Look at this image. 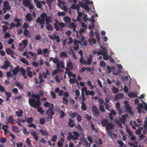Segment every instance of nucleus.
I'll use <instances>...</instances> for the list:
<instances>
[{"label":"nucleus","instance_id":"nucleus-1","mask_svg":"<svg viewBox=\"0 0 147 147\" xmlns=\"http://www.w3.org/2000/svg\"><path fill=\"white\" fill-rule=\"evenodd\" d=\"M29 103L32 107L36 108L41 105L40 100H36L34 98H30L28 100Z\"/></svg>","mask_w":147,"mask_h":147},{"label":"nucleus","instance_id":"nucleus-2","mask_svg":"<svg viewBox=\"0 0 147 147\" xmlns=\"http://www.w3.org/2000/svg\"><path fill=\"white\" fill-rule=\"evenodd\" d=\"M79 4L81 7L82 8H84L86 10L88 11L90 10V8H89L88 4H93V2L91 1L87 0L84 4L81 1H79Z\"/></svg>","mask_w":147,"mask_h":147},{"label":"nucleus","instance_id":"nucleus-3","mask_svg":"<svg viewBox=\"0 0 147 147\" xmlns=\"http://www.w3.org/2000/svg\"><path fill=\"white\" fill-rule=\"evenodd\" d=\"M47 115H48L47 118V119L48 121H52V119L53 118V115L55 114L53 110L48 109L46 111Z\"/></svg>","mask_w":147,"mask_h":147},{"label":"nucleus","instance_id":"nucleus-4","mask_svg":"<svg viewBox=\"0 0 147 147\" xmlns=\"http://www.w3.org/2000/svg\"><path fill=\"white\" fill-rule=\"evenodd\" d=\"M48 36L49 38L51 39L53 41H54L55 39L58 43L60 42V38L58 34H53V36L49 35Z\"/></svg>","mask_w":147,"mask_h":147},{"label":"nucleus","instance_id":"nucleus-5","mask_svg":"<svg viewBox=\"0 0 147 147\" xmlns=\"http://www.w3.org/2000/svg\"><path fill=\"white\" fill-rule=\"evenodd\" d=\"M124 103L125 105V107L127 112L131 114V115H133L134 114V113L133 111L131 110V108L129 106V105L128 104V102H126V101H125L124 102Z\"/></svg>","mask_w":147,"mask_h":147},{"label":"nucleus","instance_id":"nucleus-6","mask_svg":"<svg viewBox=\"0 0 147 147\" xmlns=\"http://www.w3.org/2000/svg\"><path fill=\"white\" fill-rule=\"evenodd\" d=\"M92 111L95 116H99L100 114L99 110L96 106L94 105L92 107Z\"/></svg>","mask_w":147,"mask_h":147},{"label":"nucleus","instance_id":"nucleus-7","mask_svg":"<svg viewBox=\"0 0 147 147\" xmlns=\"http://www.w3.org/2000/svg\"><path fill=\"white\" fill-rule=\"evenodd\" d=\"M30 131L31 132V135L34 136V139L36 141H37L38 140V138L36 132L32 129H30Z\"/></svg>","mask_w":147,"mask_h":147},{"label":"nucleus","instance_id":"nucleus-8","mask_svg":"<svg viewBox=\"0 0 147 147\" xmlns=\"http://www.w3.org/2000/svg\"><path fill=\"white\" fill-rule=\"evenodd\" d=\"M20 71V67L19 66H17L16 67L12 70L13 72V75H17L18 73Z\"/></svg>","mask_w":147,"mask_h":147},{"label":"nucleus","instance_id":"nucleus-9","mask_svg":"<svg viewBox=\"0 0 147 147\" xmlns=\"http://www.w3.org/2000/svg\"><path fill=\"white\" fill-rule=\"evenodd\" d=\"M31 68L30 67H27L26 68V70L27 72V75L29 78H32L33 75L32 72L31 71Z\"/></svg>","mask_w":147,"mask_h":147},{"label":"nucleus","instance_id":"nucleus-10","mask_svg":"<svg viewBox=\"0 0 147 147\" xmlns=\"http://www.w3.org/2000/svg\"><path fill=\"white\" fill-rule=\"evenodd\" d=\"M4 64L3 65L1 66V68L2 69H6L9 67V63L8 60L5 61H4Z\"/></svg>","mask_w":147,"mask_h":147},{"label":"nucleus","instance_id":"nucleus-11","mask_svg":"<svg viewBox=\"0 0 147 147\" xmlns=\"http://www.w3.org/2000/svg\"><path fill=\"white\" fill-rule=\"evenodd\" d=\"M92 55L90 54L89 56V57L87 58V61H86V64H88V65H90L91 64V63L92 61Z\"/></svg>","mask_w":147,"mask_h":147},{"label":"nucleus","instance_id":"nucleus-12","mask_svg":"<svg viewBox=\"0 0 147 147\" xmlns=\"http://www.w3.org/2000/svg\"><path fill=\"white\" fill-rule=\"evenodd\" d=\"M138 94L137 93H135L133 92H131L128 93V95L130 98H133L138 97Z\"/></svg>","mask_w":147,"mask_h":147},{"label":"nucleus","instance_id":"nucleus-13","mask_svg":"<svg viewBox=\"0 0 147 147\" xmlns=\"http://www.w3.org/2000/svg\"><path fill=\"white\" fill-rule=\"evenodd\" d=\"M45 20H42L40 19V17H38L36 20V22L39 23L40 24H45Z\"/></svg>","mask_w":147,"mask_h":147},{"label":"nucleus","instance_id":"nucleus-14","mask_svg":"<svg viewBox=\"0 0 147 147\" xmlns=\"http://www.w3.org/2000/svg\"><path fill=\"white\" fill-rule=\"evenodd\" d=\"M5 51L6 53L8 55H12L14 54V52L10 48H7L5 49Z\"/></svg>","mask_w":147,"mask_h":147},{"label":"nucleus","instance_id":"nucleus-15","mask_svg":"<svg viewBox=\"0 0 147 147\" xmlns=\"http://www.w3.org/2000/svg\"><path fill=\"white\" fill-rule=\"evenodd\" d=\"M21 21V20L19 19L17 17H16L14 19V21L17 22L16 23V27H20L21 26V23L20 22Z\"/></svg>","mask_w":147,"mask_h":147},{"label":"nucleus","instance_id":"nucleus-16","mask_svg":"<svg viewBox=\"0 0 147 147\" xmlns=\"http://www.w3.org/2000/svg\"><path fill=\"white\" fill-rule=\"evenodd\" d=\"M52 18L50 16L47 17L45 19V21L46 22V24H48L50 22H52Z\"/></svg>","mask_w":147,"mask_h":147},{"label":"nucleus","instance_id":"nucleus-17","mask_svg":"<svg viewBox=\"0 0 147 147\" xmlns=\"http://www.w3.org/2000/svg\"><path fill=\"white\" fill-rule=\"evenodd\" d=\"M39 132L43 135L44 136H49V133L46 130H44L42 129H39Z\"/></svg>","mask_w":147,"mask_h":147},{"label":"nucleus","instance_id":"nucleus-18","mask_svg":"<svg viewBox=\"0 0 147 147\" xmlns=\"http://www.w3.org/2000/svg\"><path fill=\"white\" fill-rule=\"evenodd\" d=\"M73 134L74 135V139L75 140H78V138L80 136V134L79 133L76 131H73Z\"/></svg>","mask_w":147,"mask_h":147},{"label":"nucleus","instance_id":"nucleus-19","mask_svg":"<svg viewBox=\"0 0 147 147\" xmlns=\"http://www.w3.org/2000/svg\"><path fill=\"white\" fill-rule=\"evenodd\" d=\"M74 121L71 119H69V122L68 123V125L71 127H72L75 125V123H74Z\"/></svg>","mask_w":147,"mask_h":147},{"label":"nucleus","instance_id":"nucleus-20","mask_svg":"<svg viewBox=\"0 0 147 147\" xmlns=\"http://www.w3.org/2000/svg\"><path fill=\"white\" fill-rule=\"evenodd\" d=\"M25 17L27 21L30 22H31L32 20V17L31 14L30 13H28L25 16Z\"/></svg>","mask_w":147,"mask_h":147},{"label":"nucleus","instance_id":"nucleus-21","mask_svg":"<svg viewBox=\"0 0 147 147\" xmlns=\"http://www.w3.org/2000/svg\"><path fill=\"white\" fill-rule=\"evenodd\" d=\"M106 128V130L112 129L113 128V125L111 123H109L107 124Z\"/></svg>","mask_w":147,"mask_h":147},{"label":"nucleus","instance_id":"nucleus-22","mask_svg":"<svg viewBox=\"0 0 147 147\" xmlns=\"http://www.w3.org/2000/svg\"><path fill=\"white\" fill-rule=\"evenodd\" d=\"M64 22L68 24H69L71 21V18L68 16H65L64 18Z\"/></svg>","mask_w":147,"mask_h":147},{"label":"nucleus","instance_id":"nucleus-23","mask_svg":"<svg viewBox=\"0 0 147 147\" xmlns=\"http://www.w3.org/2000/svg\"><path fill=\"white\" fill-rule=\"evenodd\" d=\"M94 92L92 90L89 91L88 90V91H86L85 92V94L86 96L90 95L92 96H93L94 95Z\"/></svg>","mask_w":147,"mask_h":147},{"label":"nucleus","instance_id":"nucleus-24","mask_svg":"<svg viewBox=\"0 0 147 147\" xmlns=\"http://www.w3.org/2000/svg\"><path fill=\"white\" fill-rule=\"evenodd\" d=\"M7 122L11 124L13 122L14 119L12 115H10L7 119Z\"/></svg>","mask_w":147,"mask_h":147},{"label":"nucleus","instance_id":"nucleus-25","mask_svg":"<svg viewBox=\"0 0 147 147\" xmlns=\"http://www.w3.org/2000/svg\"><path fill=\"white\" fill-rule=\"evenodd\" d=\"M15 84L20 90L23 89V86L22 84H21L20 83L18 82V81L15 82Z\"/></svg>","mask_w":147,"mask_h":147},{"label":"nucleus","instance_id":"nucleus-26","mask_svg":"<svg viewBox=\"0 0 147 147\" xmlns=\"http://www.w3.org/2000/svg\"><path fill=\"white\" fill-rule=\"evenodd\" d=\"M42 52V53L44 54V56L45 57H48V55H46L47 54H49V50L47 48L44 49H43Z\"/></svg>","mask_w":147,"mask_h":147},{"label":"nucleus","instance_id":"nucleus-27","mask_svg":"<svg viewBox=\"0 0 147 147\" xmlns=\"http://www.w3.org/2000/svg\"><path fill=\"white\" fill-rule=\"evenodd\" d=\"M23 114V111L22 110L20 109L18 111H17L16 113V115L18 117L22 116Z\"/></svg>","mask_w":147,"mask_h":147},{"label":"nucleus","instance_id":"nucleus-28","mask_svg":"<svg viewBox=\"0 0 147 147\" xmlns=\"http://www.w3.org/2000/svg\"><path fill=\"white\" fill-rule=\"evenodd\" d=\"M124 95L122 94H117L115 97V99L116 100H119L122 98Z\"/></svg>","mask_w":147,"mask_h":147},{"label":"nucleus","instance_id":"nucleus-29","mask_svg":"<svg viewBox=\"0 0 147 147\" xmlns=\"http://www.w3.org/2000/svg\"><path fill=\"white\" fill-rule=\"evenodd\" d=\"M37 108V111L38 112L40 113L42 115L44 114L45 111L43 110L42 108L41 107L39 106Z\"/></svg>","mask_w":147,"mask_h":147},{"label":"nucleus","instance_id":"nucleus-30","mask_svg":"<svg viewBox=\"0 0 147 147\" xmlns=\"http://www.w3.org/2000/svg\"><path fill=\"white\" fill-rule=\"evenodd\" d=\"M23 4L25 7H28L30 5V1L28 0H24Z\"/></svg>","mask_w":147,"mask_h":147},{"label":"nucleus","instance_id":"nucleus-31","mask_svg":"<svg viewBox=\"0 0 147 147\" xmlns=\"http://www.w3.org/2000/svg\"><path fill=\"white\" fill-rule=\"evenodd\" d=\"M108 121L106 119H104L101 122V123L102 126L105 127L106 125L108 124Z\"/></svg>","mask_w":147,"mask_h":147},{"label":"nucleus","instance_id":"nucleus-32","mask_svg":"<svg viewBox=\"0 0 147 147\" xmlns=\"http://www.w3.org/2000/svg\"><path fill=\"white\" fill-rule=\"evenodd\" d=\"M31 96L33 98L36 99L37 100H40V96L38 94H36L33 93L32 94Z\"/></svg>","mask_w":147,"mask_h":147},{"label":"nucleus","instance_id":"nucleus-33","mask_svg":"<svg viewBox=\"0 0 147 147\" xmlns=\"http://www.w3.org/2000/svg\"><path fill=\"white\" fill-rule=\"evenodd\" d=\"M77 27V26L73 22H71L69 25V27L70 28H73L74 30H75V29Z\"/></svg>","mask_w":147,"mask_h":147},{"label":"nucleus","instance_id":"nucleus-34","mask_svg":"<svg viewBox=\"0 0 147 147\" xmlns=\"http://www.w3.org/2000/svg\"><path fill=\"white\" fill-rule=\"evenodd\" d=\"M60 57L63 58V57H67V53L66 52H61L60 55Z\"/></svg>","mask_w":147,"mask_h":147},{"label":"nucleus","instance_id":"nucleus-35","mask_svg":"<svg viewBox=\"0 0 147 147\" xmlns=\"http://www.w3.org/2000/svg\"><path fill=\"white\" fill-rule=\"evenodd\" d=\"M88 42L89 43L92 42L94 44H96V40L94 38H89L88 39Z\"/></svg>","mask_w":147,"mask_h":147},{"label":"nucleus","instance_id":"nucleus-36","mask_svg":"<svg viewBox=\"0 0 147 147\" xmlns=\"http://www.w3.org/2000/svg\"><path fill=\"white\" fill-rule=\"evenodd\" d=\"M79 61L81 63L84 65L86 64V60H85L83 56L80 57Z\"/></svg>","mask_w":147,"mask_h":147},{"label":"nucleus","instance_id":"nucleus-37","mask_svg":"<svg viewBox=\"0 0 147 147\" xmlns=\"http://www.w3.org/2000/svg\"><path fill=\"white\" fill-rule=\"evenodd\" d=\"M112 90L114 93H117L119 91V89L118 88L115 87H113L112 88Z\"/></svg>","mask_w":147,"mask_h":147},{"label":"nucleus","instance_id":"nucleus-38","mask_svg":"<svg viewBox=\"0 0 147 147\" xmlns=\"http://www.w3.org/2000/svg\"><path fill=\"white\" fill-rule=\"evenodd\" d=\"M56 22L58 23V24L61 28H63L65 27V24L64 23L62 22H59L57 20V21Z\"/></svg>","mask_w":147,"mask_h":147},{"label":"nucleus","instance_id":"nucleus-39","mask_svg":"<svg viewBox=\"0 0 147 147\" xmlns=\"http://www.w3.org/2000/svg\"><path fill=\"white\" fill-rule=\"evenodd\" d=\"M20 60L23 63H25L27 65H30L28 61L24 58H22Z\"/></svg>","mask_w":147,"mask_h":147},{"label":"nucleus","instance_id":"nucleus-40","mask_svg":"<svg viewBox=\"0 0 147 147\" xmlns=\"http://www.w3.org/2000/svg\"><path fill=\"white\" fill-rule=\"evenodd\" d=\"M46 29L48 30L52 31L53 30L52 26L50 24H47L46 26Z\"/></svg>","mask_w":147,"mask_h":147},{"label":"nucleus","instance_id":"nucleus-41","mask_svg":"<svg viewBox=\"0 0 147 147\" xmlns=\"http://www.w3.org/2000/svg\"><path fill=\"white\" fill-rule=\"evenodd\" d=\"M82 105L81 106V109L84 111H86V104L83 102L81 103Z\"/></svg>","mask_w":147,"mask_h":147},{"label":"nucleus","instance_id":"nucleus-42","mask_svg":"<svg viewBox=\"0 0 147 147\" xmlns=\"http://www.w3.org/2000/svg\"><path fill=\"white\" fill-rule=\"evenodd\" d=\"M47 16V15L45 13H42L40 15V18L41 19L45 20V18Z\"/></svg>","mask_w":147,"mask_h":147},{"label":"nucleus","instance_id":"nucleus-43","mask_svg":"<svg viewBox=\"0 0 147 147\" xmlns=\"http://www.w3.org/2000/svg\"><path fill=\"white\" fill-rule=\"evenodd\" d=\"M67 67L69 69H72L73 68V65L72 62H68L67 65Z\"/></svg>","mask_w":147,"mask_h":147},{"label":"nucleus","instance_id":"nucleus-44","mask_svg":"<svg viewBox=\"0 0 147 147\" xmlns=\"http://www.w3.org/2000/svg\"><path fill=\"white\" fill-rule=\"evenodd\" d=\"M54 25L56 30L57 31H59L60 29L58 23H54Z\"/></svg>","mask_w":147,"mask_h":147},{"label":"nucleus","instance_id":"nucleus-45","mask_svg":"<svg viewBox=\"0 0 147 147\" xmlns=\"http://www.w3.org/2000/svg\"><path fill=\"white\" fill-rule=\"evenodd\" d=\"M12 128L14 132H19V129L16 126H13L12 127Z\"/></svg>","mask_w":147,"mask_h":147},{"label":"nucleus","instance_id":"nucleus-46","mask_svg":"<svg viewBox=\"0 0 147 147\" xmlns=\"http://www.w3.org/2000/svg\"><path fill=\"white\" fill-rule=\"evenodd\" d=\"M63 103L65 104L66 105H68V100L66 97H63Z\"/></svg>","mask_w":147,"mask_h":147},{"label":"nucleus","instance_id":"nucleus-47","mask_svg":"<svg viewBox=\"0 0 147 147\" xmlns=\"http://www.w3.org/2000/svg\"><path fill=\"white\" fill-rule=\"evenodd\" d=\"M20 71L22 73V75L23 76H25L26 74V70L24 69L22 67H21L20 68Z\"/></svg>","mask_w":147,"mask_h":147},{"label":"nucleus","instance_id":"nucleus-48","mask_svg":"<svg viewBox=\"0 0 147 147\" xmlns=\"http://www.w3.org/2000/svg\"><path fill=\"white\" fill-rule=\"evenodd\" d=\"M3 5L5 8H7L9 6H10L9 5V2L7 1H5L3 2Z\"/></svg>","mask_w":147,"mask_h":147},{"label":"nucleus","instance_id":"nucleus-49","mask_svg":"<svg viewBox=\"0 0 147 147\" xmlns=\"http://www.w3.org/2000/svg\"><path fill=\"white\" fill-rule=\"evenodd\" d=\"M6 76L7 78H9L10 77H13V75H12L11 72L10 71H9L6 73Z\"/></svg>","mask_w":147,"mask_h":147},{"label":"nucleus","instance_id":"nucleus-50","mask_svg":"<svg viewBox=\"0 0 147 147\" xmlns=\"http://www.w3.org/2000/svg\"><path fill=\"white\" fill-rule=\"evenodd\" d=\"M60 115L59 117L61 119H62L65 116V113L62 110H61L60 111Z\"/></svg>","mask_w":147,"mask_h":147},{"label":"nucleus","instance_id":"nucleus-51","mask_svg":"<svg viewBox=\"0 0 147 147\" xmlns=\"http://www.w3.org/2000/svg\"><path fill=\"white\" fill-rule=\"evenodd\" d=\"M11 9L10 6H9L7 8L3 7L2 8L3 12L4 13H5L8 10H10Z\"/></svg>","mask_w":147,"mask_h":147},{"label":"nucleus","instance_id":"nucleus-52","mask_svg":"<svg viewBox=\"0 0 147 147\" xmlns=\"http://www.w3.org/2000/svg\"><path fill=\"white\" fill-rule=\"evenodd\" d=\"M34 3L36 4V7L38 8H40L41 7L42 5L41 3L39 1H38Z\"/></svg>","mask_w":147,"mask_h":147},{"label":"nucleus","instance_id":"nucleus-53","mask_svg":"<svg viewBox=\"0 0 147 147\" xmlns=\"http://www.w3.org/2000/svg\"><path fill=\"white\" fill-rule=\"evenodd\" d=\"M99 108L100 110L101 111L104 113L105 112V109L103 105H100L99 106Z\"/></svg>","mask_w":147,"mask_h":147},{"label":"nucleus","instance_id":"nucleus-54","mask_svg":"<svg viewBox=\"0 0 147 147\" xmlns=\"http://www.w3.org/2000/svg\"><path fill=\"white\" fill-rule=\"evenodd\" d=\"M33 118L32 117H30L28 119H26V122L27 123H30L33 122Z\"/></svg>","mask_w":147,"mask_h":147},{"label":"nucleus","instance_id":"nucleus-55","mask_svg":"<svg viewBox=\"0 0 147 147\" xmlns=\"http://www.w3.org/2000/svg\"><path fill=\"white\" fill-rule=\"evenodd\" d=\"M57 136L54 135L52 137L51 139V140L53 142H55L56 141L57 139Z\"/></svg>","mask_w":147,"mask_h":147},{"label":"nucleus","instance_id":"nucleus-56","mask_svg":"<svg viewBox=\"0 0 147 147\" xmlns=\"http://www.w3.org/2000/svg\"><path fill=\"white\" fill-rule=\"evenodd\" d=\"M71 139H72L73 140H75L74 139V136L68 135L67 137V140L68 141H70Z\"/></svg>","mask_w":147,"mask_h":147},{"label":"nucleus","instance_id":"nucleus-57","mask_svg":"<svg viewBox=\"0 0 147 147\" xmlns=\"http://www.w3.org/2000/svg\"><path fill=\"white\" fill-rule=\"evenodd\" d=\"M10 36L11 35L9 32H6L4 35V37L5 39H6L7 38L10 37Z\"/></svg>","mask_w":147,"mask_h":147},{"label":"nucleus","instance_id":"nucleus-58","mask_svg":"<svg viewBox=\"0 0 147 147\" xmlns=\"http://www.w3.org/2000/svg\"><path fill=\"white\" fill-rule=\"evenodd\" d=\"M100 65L102 67H105L106 65V63L105 61H101L100 62Z\"/></svg>","mask_w":147,"mask_h":147},{"label":"nucleus","instance_id":"nucleus-59","mask_svg":"<svg viewBox=\"0 0 147 147\" xmlns=\"http://www.w3.org/2000/svg\"><path fill=\"white\" fill-rule=\"evenodd\" d=\"M76 128L81 131H83V129L80 124H78L76 126Z\"/></svg>","mask_w":147,"mask_h":147},{"label":"nucleus","instance_id":"nucleus-60","mask_svg":"<svg viewBox=\"0 0 147 147\" xmlns=\"http://www.w3.org/2000/svg\"><path fill=\"white\" fill-rule=\"evenodd\" d=\"M94 24L91 23L88 26V28L89 29H92L94 28Z\"/></svg>","mask_w":147,"mask_h":147},{"label":"nucleus","instance_id":"nucleus-61","mask_svg":"<svg viewBox=\"0 0 147 147\" xmlns=\"http://www.w3.org/2000/svg\"><path fill=\"white\" fill-rule=\"evenodd\" d=\"M102 55L103 56V59L104 60H107L109 59V57L108 55H105L104 53Z\"/></svg>","mask_w":147,"mask_h":147},{"label":"nucleus","instance_id":"nucleus-62","mask_svg":"<svg viewBox=\"0 0 147 147\" xmlns=\"http://www.w3.org/2000/svg\"><path fill=\"white\" fill-rule=\"evenodd\" d=\"M2 28H3V32H6L8 28V26H6L5 25H3L2 26Z\"/></svg>","mask_w":147,"mask_h":147},{"label":"nucleus","instance_id":"nucleus-63","mask_svg":"<svg viewBox=\"0 0 147 147\" xmlns=\"http://www.w3.org/2000/svg\"><path fill=\"white\" fill-rule=\"evenodd\" d=\"M51 94L53 99H55L56 98V95L54 91H51Z\"/></svg>","mask_w":147,"mask_h":147},{"label":"nucleus","instance_id":"nucleus-64","mask_svg":"<svg viewBox=\"0 0 147 147\" xmlns=\"http://www.w3.org/2000/svg\"><path fill=\"white\" fill-rule=\"evenodd\" d=\"M7 140V139L5 138H0V142L2 143H5Z\"/></svg>","mask_w":147,"mask_h":147}]
</instances>
